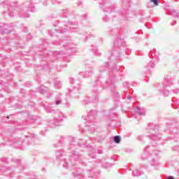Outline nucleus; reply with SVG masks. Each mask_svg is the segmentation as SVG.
<instances>
[{
	"label": "nucleus",
	"mask_w": 179,
	"mask_h": 179,
	"mask_svg": "<svg viewBox=\"0 0 179 179\" xmlns=\"http://www.w3.org/2000/svg\"><path fill=\"white\" fill-rule=\"evenodd\" d=\"M66 143H69L67 145L68 150H70V159H65V151L64 150H59L56 152V159L59 160V162H64L63 167L64 169H69V170H73L76 166V161L79 160L80 162V157L82 155L75 150L77 148H83L85 144L80 143L79 141H76V138L73 137H64L61 136L59 142L57 144H54L55 148H61V146L64 147Z\"/></svg>",
	"instance_id": "nucleus-1"
},
{
	"label": "nucleus",
	"mask_w": 179,
	"mask_h": 179,
	"mask_svg": "<svg viewBox=\"0 0 179 179\" xmlns=\"http://www.w3.org/2000/svg\"><path fill=\"white\" fill-rule=\"evenodd\" d=\"M6 7L8 8L7 13L10 17L20 16V17L26 19L30 17L28 12H37V9H36L34 4L31 1H27L20 7H17V2H11L9 7L8 6Z\"/></svg>",
	"instance_id": "nucleus-2"
},
{
	"label": "nucleus",
	"mask_w": 179,
	"mask_h": 179,
	"mask_svg": "<svg viewBox=\"0 0 179 179\" xmlns=\"http://www.w3.org/2000/svg\"><path fill=\"white\" fill-rule=\"evenodd\" d=\"M73 178L78 179H97V173L94 172L93 169H87L82 171L77 169L71 173Z\"/></svg>",
	"instance_id": "nucleus-3"
},
{
	"label": "nucleus",
	"mask_w": 179,
	"mask_h": 179,
	"mask_svg": "<svg viewBox=\"0 0 179 179\" xmlns=\"http://www.w3.org/2000/svg\"><path fill=\"white\" fill-rule=\"evenodd\" d=\"M125 47V42L124 39L117 38L115 41L113 43V53L110 57V60L118 59L119 57H120V51H123L122 53L127 54L124 50Z\"/></svg>",
	"instance_id": "nucleus-4"
},
{
	"label": "nucleus",
	"mask_w": 179,
	"mask_h": 179,
	"mask_svg": "<svg viewBox=\"0 0 179 179\" xmlns=\"http://www.w3.org/2000/svg\"><path fill=\"white\" fill-rule=\"evenodd\" d=\"M45 111L46 113L55 114V118L53 120H50L49 124L52 125V127H59V125H61V122H62V119L64 117V113L62 112H57L50 106L46 107Z\"/></svg>",
	"instance_id": "nucleus-5"
},
{
	"label": "nucleus",
	"mask_w": 179,
	"mask_h": 179,
	"mask_svg": "<svg viewBox=\"0 0 179 179\" xmlns=\"http://www.w3.org/2000/svg\"><path fill=\"white\" fill-rule=\"evenodd\" d=\"M171 85H173V79H171V77L166 76L162 83V87L161 89V94H162V96H164L165 97L169 96V91L166 90V87L171 86Z\"/></svg>",
	"instance_id": "nucleus-6"
},
{
	"label": "nucleus",
	"mask_w": 179,
	"mask_h": 179,
	"mask_svg": "<svg viewBox=\"0 0 179 179\" xmlns=\"http://www.w3.org/2000/svg\"><path fill=\"white\" fill-rule=\"evenodd\" d=\"M99 3L101 9H103V12L106 13H111L114 9V6L107 0H99Z\"/></svg>",
	"instance_id": "nucleus-7"
},
{
	"label": "nucleus",
	"mask_w": 179,
	"mask_h": 179,
	"mask_svg": "<svg viewBox=\"0 0 179 179\" xmlns=\"http://www.w3.org/2000/svg\"><path fill=\"white\" fill-rule=\"evenodd\" d=\"M69 82L71 85H77V86H74L72 90H69V93L71 94V96H76V94H79L80 90V83L79 81L75 80V78H69Z\"/></svg>",
	"instance_id": "nucleus-8"
},
{
	"label": "nucleus",
	"mask_w": 179,
	"mask_h": 179,
	"mask_svg": "<svg viewBox=\"0 0 179 179\" xmlns=\"http://www.w3.org/2000/svg\"><path fill=\"white\" fill-rule=\"evenodd\" d=\"M97 116V111L92 110L89 111L88 115L85 117V121H87V124H94L96 117Z\"/></svg>",
	"instance_id": "nucleus-9"
},
{
	"label": "nucleus",
	"mask_w": 179,
	"mask_h": 179,
	"mask_svg": "<svg viewBox=\"0 0 179 179\" xmlns=\"http://www.w3.org/2000/svg\"><path fill=\"white\" fill-rule=\"evenodd\" d=\"M150 139L152 141V146H157V141H160L162 139V134H152L150 135H148Z\"/></svg>",
	"instance_id": "nucleus-10"
},
{
	"label": "nucleus",
	"mask_w": 179,
	"mask_h": 179,
	"mask_svg": "<svg viewBox=\"0 0 179 179\" xmlns=\"http://www.w3.org/2000/svg\"><path fill=\"white\" fill-rule=\"evenodd\" d=\"M98 92L97 91H94V95L92 97H89L88 99H85L83 101V104H89L90 103H97V101H99V98L97 97V94H98Z\"/></svg>",
	"instance_id": "nucleus-11"
},
{
	"label": "nucleus",
	"mask_w": 179,
	"mask_h": 179,
	"mask_svg": "<svg viewBox=\"0 0 179 179\" xmlns=\"http://www.w3.org/2000/svg\"><path fill=\"white\" fill-rule=\"evenodd\" d=\"M108 69H112L113 71H115V72H119L120 66L115 68L113 66H110V64L107 63L105 66H102L100 68V72H104V71H108Z\"/></svg>",
	"instance_id": "nucleus-12"
},
{
	"label": "nucleus",
	"mask_w": 179,
	"mask_h": 179,
	"mask_svg": "<svg viewBox=\"0 0 179 179\" xmlns=\"http://www.w3.org/2000/svg\"><path fill=\"white\" fill-rule=\"evenodd\" d=\"M12 31V27L8 26V24H0V33L2 34L10 33Z\"/></svg>",
	"instance_id": "nucleus-13"
},
{
	"label": "nucleus",
	"mask_w": 179,
	"mask_h": 179,
	"mask_svg": "<svg viewBox=\"0 0 179 179\" xmlns=\"http://www.w3.org/2000/svg\"><path fill=\"white\" fill-rule=\"evenodd\" d=\"M28 145H36L38 140H37V136L34 134H31L29 136H26Z\"/></svg>",
	"instance_id": "nucleus-14"
},
{
	"label": "nucleus",
	"mask_w": 179,
	"mask_h": 179,
	"mask_svg": "<svg viewBox=\"0 0 179 179\" xmlns=\"http://www.w3.org/2000/svg\"><path fill=\"white\" fill-rule=\"evenodd\" d=\"M152 154L149 151V147H146L144 148L143 153L141 154V159L146 160V159H149Z\"/></svg>",
	"instance_id": "nucleus-15"
},
{
	"label": "nucleus",
	"mask_w": 179,
	"mask_h": 179,
	"mask_svg": "<svg viewBox=\"0 0 179 179\" xmlns=\"http://www.w3.org/2000/svg\"><path fill=\"white\" fill-rule=\"evenodd\" d=\"M98 153V155H103V150L100 149H94V148H91V151L89 152V156L92 157V159L96 158V154Z\"/></svg>",
	"instance_id": "nucleus-16"
},
{
	"label": "nucleus",
	"mask_w": 179,
	"mask_h": 179,
	"mask_svg": "<svg viewBox=\"0 0 179 179\" xmlns=\"http://www.w3.org/2000/svg\"><path fill=\"white\" fill-rule=\"evenodd\" d=\"M80 75L83 78H90V76H92V75H93V69H89L85 72H80Z\"/></svg>",
	"instance_id": "nucleus-17"
},
{
	"label": "nucleus",
	"mask_w": 179,
	"mask_h": 179,
	"mask_svg": "<svg viewBox=\"0 0 179 179\" xmlns=\"http://www.w3.org/2000/svg\"><path fill=\"white\" fill-rule=\"evenodd\" d=\"M150 54L154 59H155L156 61H159V56L160 55V54L157 51H156V49H152L150 51ZM150 54L149 53V55H150Z\"/></svg>",
	"instance_id": "nucleus-18"
},
{
	"label": "nucleus",
	"mask_w": 179,
	"mask_h": 179,
	"mask_svg": "<svg viewBox=\"0 0 179 179\" xmlns=\"http://www.w3.org/2000/svg\"><path fill=\"white\" fill-rule=\"evenodd\" d=\"M73 26H75V24H73V22H67V25L66 27H69L71 31L73 32H76V31H79V29L74 27Z\"/></svg>",
	"instance_id": "nucleus-19"
},
{
	"label": "nucleus",
	"mask_w": 179,
	"mask_h": 179,
	"mask_svg": "<svg viewBox=\"0 0 179 179\" xmlns=\"http://www.w3.org/2000/svg\"><path fill=\"white\" fill-rule=\"evenodd\" d=\"M114 83H115V75L112 73V77H110V81H106V85H108L109 87H114Z\"/></svg>",
	"instance_id": "nucleus-20"
},
{
	"label": "nucleus",
	"mask_w": 179,
	"mask_h": 179,
	"mask_svg": "<svg viewBox=\"0 0 179 179\" xmlns=\"http://www.w3.org/2000/svg\"><path fill=\"white\" fill-rule=\"evenodd\" d=\"M136 113L138 115H145V114H146V110H145V108H141L139 106H137L136 109Z\"/></svg>",
	"instance_id": "nucleus-21"
},
{
	"label": "nucleus",
	"mask_w": 179,
	"mask_h": 179,
	"mask_svg": "<svg viewBox=\"0 0 179 179\" xmlns=\"http://www.w3.org/2000/svg\"><path fill=\"white\" fill-rule=\"evenodd\" d=\"M37 92H38V93H41V94H44L48 92V89L46 87L42 85L37 88Z\"/></svg>",
	"instance_id": "nucleus-22"
},
{
	"label": "nucleus",
	"mask_w": 179,
	"mask_h": 179,
	"mask_svg": "<svg viewBox=\"0 0 179 179\" xmlns=\"http://www.w3.org/2000/svg\"><path fill=\"white\" fill-rule=\"evenodd\" d=\"M142 174H143V172L139 171L138 169H136L132 171V175L134 177H140V176H142Z\"/></svg>",
	"instance_id": "nucleus-23"
},
{
	"label": "nucleus",
	"mask_w": 179,
	"mask_h": 179,
	"mask_svg": "<svg viewBox=\"0 0 179 179\" xmlns=\"http://www.w3.org/2000/svg\"><path fill=\"white\" fill-rule=\"evenodd\" d=\"M55 106H59V104L62 103V98L61 97V95H57L55 98Z\"/></svg>",
	"instance_id": "nucleus-24"
},
{
	"label": "nucleus",
	"mask_w": 179,
	"mask_h": 179,
	"mask_svg": "<svg viewBox=\"0 0 179 179\" xmlns=\"http://www.w3.org/2000/svg\"><path fill=\"white\" fill-rule=\"evenodd\" d=\"M158 128H159V126H157L153 123H150L148 124V129H150V131H156V129H158Z\"/></svg>",
	"instance_id": "nucleus-25"
},
{
	"label": "nucleus",
	"mask_w": 179,
	"mask_h": 179,
	"mask_svg": "<svg viewBox=\"0 0 179 179\" xmlns=\"http://www.w3.org/2000/svg\"><path fill=\"white\" fill-rule=\"evenodd\" d=\"M171 16H173L176 19H179V11L176 10H171L170 11Z\"/></svg>",
	"instance_id": "nucleus-26"
},
{
	"label": "nucleus",
	"mask_w": 179,
	"mask_h": 179,
	"mask_svg": "<svg viewBox=\"0 0 179 179\" xmlns=\"http://www.w3.org/2000/svg\"><path fill=\"white\" fill-rule=\"evenodd\" d=\"M60 44H62L63 47H66V48H69L70 52L68 54H71V52H73V47H72V44L66 45V42L65 43H62Z\"/></svg>",
	"instance_id": "nucleus-27"
},
{
	"label": "nucleus",
	"mask_w": 179,
	"mask_h": 179,
	"mask_svg": "<svg viewBox=\"0 0 179 179\" xmlns=\"http://www.w3.org/2000/svg\"><path fill=\"white\" fill-rule=\"evenodd\" d=\"M55 31L56 33H60L62 34V33H66V31H68V28H62V27H60L59 29H55Z\"/></svg>",
	"instance_id": "nucleus-28"
},
{
	"label": "nucleus",
	"mask_w": 179,
	"mask_h": 179,
	"mask_svg": "<svg viewBox=\"0 0 179 179\" xmlns=\"http://www.w3.org/2000/svg\"><path fill=\"white\" fill-rule=\"evenodd\" d=\"M155 62L150 61L149 63H148L145 68L146 69H153V68H155Z\"/></svg>",
	"instance_id": "nucleus-29"
},
{
	"label": "nucleus",
	"mask_w": 179,
	"mask_h": 179,
	"mask_svg": "<svg viewBox=\"0 0 179 179\" xmlns=\"http://www.w3.org/2000/svg\"><path fill=\"white\" fill-rule=\"evenodd\" d=\"M55 87L56 89H61L62 87V83L58 80L55 82Z\"/></svg>",
	"instance_id": "nucleus-30"
},
{
	"label": "nucleus",
	"mask_w": 179,
	"mask_h": 179,
	"mask_svg": "<svg viewBox=\"0 0 179 179\" xmlns=\"http://www.w3.org/2000/svg\"><path fill=\"white\" fill-rule=\"evenodd\" d=\"M91 50L93 54H95V55H100V52H99V49H97V47L92 45Z\"/></svg>",
	"instance_id": "nucleus-31"
},
{
	"label": "nucleus",
	"mask_w": 179,
	"mask_h": 179,
	"mask_svg": "<svg viewBox=\"0 0 179 179\" xmlns=\"http://www.w3.org/2000/svg\"><path fill=\"white\" fill-rule=\"evenodd\" d=\"M114 164H110L108 162H105L102 164L103 169H110V167H113Z\"/></svg>",
	"instance_id": "nucleus-32"
},
{
	"label": "nucleus",
	"mask_w": 179,
	"mask_h": 179,
	"mask_svg": "<svg viewBox=\"0 0 179 179\" xmlns=\"http://www.w3.org/2000/svg\"><path fill=\"white\" fill-rule=\"evenodd\" d=\"M113 141L115 143H120L121 142V136H115L113 137Z\"/></svg>",
	"instance_id": "nucleus-33"
},
{
	"label": "nucleus",
	"mask_w": 179,
	"mask_h": 179,
	"mask_svg": "<svg viewBox=\"0 0 179 179\" xmlns=\"http://www.w3.org/2000/svg\"><path fill=\"white\" fill-rule=\"evenodd\" d=\"M151 166H159V160L153 158L150 162Z\"/></svg>",
	"instance_id": "nucleus-34"
},
{
	"label": "nucleus",
	"mask_w": 179,
	"mask_h": 179,
	"mask_svg": "<svg viewBox=\"0 0 179 179\" xmlns=\"http://www.w3.org/2000/svg\"><path fill=\"white\" fill-rule=\"evenodd\" d=\"M62 14V17H68V16H69L68 9L63 10Z\"/></svg>",
	"instance_id": "nucleus-35"
},
{
	"label": "nucleus",
	"mask_w": 179,
	"mask_h": 179,
	"mask_svg": "<svg viewBox=\"0 0 179 179\" xmlns=\"http://www.w3.org/2000/svg\"><path fill=\"white\" fill-rule=\"evenodd\" d=\"M103 22H110L111 20V19H110V17H108V15H105L103 17Z\"/></svg>",
	"instance_id": "nucleus-36"
},
{
	"label": "nucleus",
	"mask_w": 179,
	"mask_h": 179,
	"mask_svg": "<svg viewBox=\"0 0 179 179\" xmlns=\"http://www.w3.org/2000/svg\"><path fill=\"white\" fill-rule=\"evenodd\" d=\"M150 2H153L155 6H157V5H159V2H160V0H150Z\"/></svg>",
	"instance_id": "nucleus-37"
},
{
	"label": "nucleus",
	"mask_w": 179,
	"mask_h": 179,
	"mask_svg": "<svg viewBox=\"0 0 179 179\" xmlns=\"http://www.w3.org/2000/svg\"><path fill=\"white\" fill-rule=\"evenodd\" d=\"M137 141H139L140 142H142L143 141V136L139 135L137 136Z\"/></svg>",
	"instance_id": "nucleus-38"
},
{
	"label": "nucleus",
	"mask_w": 179,
	"mask_h": 179,
	"mask_svg": "<svg viewBox=\"0 0 179 179\" xmlns=\"http://www.w3.org/2000/svg\"><path fill=\"white\" fill-rule=\"evenodd\" d=\"M52 3H53V5H55V4H58V5H59V3H61V2H59V1H56V0H53L52 1Z\"/></svg>",
	"instance_id": "nucleus-39"
},
{
	"label": "nucleus",
	"mask_w": 179,
	"mask_h": 179,
	"mask_svg": "<svg viewBox=\"0 0 179 179\" xmlns=\"http://www.w3.org/2000/svg\"><path fill=\"white\" fill-rule=\"evenodd\" d=\"M123 87H129V83H123Z\"/></svg>",
	"instance_id": "nucleus-40"
},
{
	"label": "nucleus",
	"mask_w": 179,
	"mask_h": 179,
	"mask_svg": "<svg viewBox=\"0 0 179 179\" xmlns=\"http://www.w3.org/2000/svg\"><path fill=\"white\" fill-rule=\"evenodd\" d=\"M13 161L14 162V163H18V164L20 163V159H13Z\"/></svg>",
	"instance_id": "nucleus-41"
},
{
	"label": "nucleus",
	"mask_w": 179,
	"mask_h": 179,
	"mask_svg": "<svg viewBox=\"0 0 179 179\" xmlns=\"http://www.w3.org/2000/svg\"><path fill=\"white\" fill-rule=\"evenodd\" d=\"M153 153L155 155V156H159V153H160V151H155L153 152Z\"/></svg>",
	"instance_id": "nucleus-42"
},
{
	"label": "nucleus",
	"mask_w": 179,
	"mask_h": 179,
	"mask_svg": "<svg viewBox=\"0 0 179 179\" xmlns=\"http://www.w3.org/2000/svg\"><path fill=\"white\" fill-rule=\"evenodd\" d=\"M0 85H6V82H3L2 80H0Z\"/></svg>",
	"instance_id": "nucleus-43"
},
{
	"label": "nucleus",
	"mask_w": 179,
	"mask_h": 179,
	"mask_svg": "<svg viewBox=\"0 0 179 179\" xmlns=\"http://www.w3.org/2000/svg\"><path fill=\"white\" fill-rule=\"evenodd\" d=\"M27 37L28 40H30L31 38V34H29Z\"/></svg>",
	"instance_id": "nucleus-44"
},
{
	"label": "nucleus",
	"mask_w": 179,
	"mask_h": 179,
	"mask_svg": "<svg viewBox=\"0 0 179 179\" xmlns=\"http://www.w3.org/2000/svg\"><path fill=\"white\" fill-rule=\"evenodd\" d=\"M77 5H78V6H80V5H82V1H78L77 2Z\"/></svg>",
	"instance_id": "nucleus-45"
},
{
	"label": "nucleus",
	"mask_w": 179,
	"mask_h": 179,
	"mask_svg": "<svg viewBox=\"0 0 179 179\" xmlns=\"http://www.w3.org/2000/svg\"><path fill=\"white\" fill-rule=\"evenodd\" d=\"M43 5H47V0H42Z\"/></svg>",
	"instance_id": "nucleus-46"
},
{
	"label": "nucleus",
	"mask_w": 179,
	"mask_h": 179,
	"mask_svg": "<svg viewBox=\"0 0 179 179\" xmlns=\"http://www.w3.org/2000/svg\"><path fill=\"white\" fill-rule=\"evenodd\" d=\"M49 34L50 36H54V32L51 31H49Z\"/></svg>",
	"instance_id": "nucleus-47"
},
{
	"label": "nucleus",
	"mask_w": 179,
	"mask_h": 179,
	"mask_svg": "<svg viewBox=\"0 0 179 179\" xmlns=\"http://www.w3.org/2000/svg\"><path fill=\"white\" fill-rule=\"evenodd\" d=\"M87 16V15L86 14H85V15H82V17H83V19H86Z\"/></svg>",
	"instance_id": "nucleus-48"
},
{
	"label": "nucleus",
	"mask_w": 179,
	"mask_h": 179,
	"mask_svg": "<svg viewBox=\"0 0 179 179\" xmlns=\"http://www.w3.org/2000/svg\"><path fill=\"white\" fill-rule=\"evenodd\" d=\"M66 107H71V104H69V103H66Z\"/></svg>",
	"instance_id": "nucleus-49"
},
{
	"label": "nucleus",
	"mask_w": 179,
	"mask_h": 179,
	"mask_svg": "<svg viewBox=\"0 0 179 179\" xmlns=\"http://www.w3.org/2000/svg\"><path fill=\"white\" fill-rule=\"evenodd\" d=\"M179 92V90H175L174 91H173V93H178Z\"/></svg>",
	"instance_id": "nucleus-50"
},
{
	"label": "nucleus",
	"mask_w": 179,
	"mask_h": 179,
	"mask_svg": "<svg viewBox=\"0 0 179 179\" xmlns=\"http://www.w3.org/2000/svg\"><path fill=\"white\" fill-rule=\"evenodd\" d=\"M176 23H177V21H174L173 22L171 23L172 26H174V24H176Z\"/></svg>",
	"instance_id": "nucleus-51"
},
{
	"label": "nucleus",
	"mask_w": 179,
	"mask_h": 179,
	"mask_svg": "<svg viewBox=\"0 0 179 179\" xmlns=\"http://www.w3.org/2000/svg\"><path fill=\"white\" fill-rule=\"evenodd\" d=\"M167 179H174V177H173V176H169V177L167 178Z\"/></svg>",
	"instance_id": "nucleus-52"
},
{
	"label": "nucleus",
	"mask_w": 179,
	"mask_h": 179,
	"mask_svg": "<svg viewBox=\"0 0 179 179\" xmlns=\"http://www.w3.org/2000/svg\"><path fill=\"white\" fill-rule=\"evenodd\" d=\"M129 100H132V99H134V96H129L127 98Z\"/></svg>",
	"instance_id": "nucleus-53"
},
{
	"label": "nucleus",
	"mask_w": 179,
	"mask_h": 179,
	"mask_svg": "<svg viewBox=\"0 0 179 179\" xmlns=\"http://www.w3.org/2000/svg\"><path fill=\"white\" fill-rule=\"evenodd\" d=\"M87 36H85V39H84V41H87Z\"/></svg>",
	"instance_id": "nucleus-54"
},
{
	"label": "nucleus",
	"mask_w": 179,
	"mask_h": 179,
	"mask_svg": "<svg viewBox=\"0 0 179 179\" xmlns=\"http://www.w3.org/2000/svg\"><path fill=\"white\" fill-rule=\"evenodd\" d=\"M3 73V71L0 70V75H2Z\"/></svg>",
	"instance_id": "nucleus-55"
},
{
	"label": "nucleus",
	"mask_w": 179,
	"mask_h": 179,
	"mask_svg": "<svg viewBox=\"0 0 179 179\" xmlns=\"http://www.w3.org/2000/svg\"><path fill=\"white\" fill-rule=\"evenodd\" d=\"M114 156H115V155H113V157H110V160H114Z\"/></svg>",
	"instance_id": "nucleus-56"
},
{
	"label": "nucleus",
	"mask_w": 179,
	"mask_h": 179,
	"mask_svg": "<svg viewBox=\"0 0 179 179\" xmlns=\"http://www.w3.org/2000/svg\"><path fill=\"white\" fill-rule=\"evenodd\" d=\"M87 127H90L92 125L91 124H88L87 123L86 124Z\"/></svg>",
	"instance_id": "nucleus-57"
},
{
	"label": "nucleus",
	"mask_w": 179,
	"mask_h": 179,
	"mask_svg": "<svg viewBox=\"0 0 179 179\" xmlns=\"http://www.w3.org/2000/svg\"><path fill=\"white\" fill-rule=\"evenodd\" d=\"M0 3H3V0H0Z\"/></svg>",
	"instance_id": "nucleus-58"
},
{
	"label": "nucleus",
	"mask_w": 179,
	"mask_h": 179,
	"mask_svg": "<svg viewBox=\"0 0 179 179\" xmlns=\"http://www.w3.org/2000/svg\"><path fill=\"white\" fill-rule=\"evenodd\" d=\"M27 85L30 86V83H27Z\"/></svg>",
	"instance_id": "nucleus-59"
},
{
	"label": "nucleus",
	"mask_w": 179,
	"mask_h": 179,
	"mask_svg": "<svg viewBox=\"0 0 179 179\" xmlns=\"http://www.w3.org/2000/svg\"><path fill=\"white\" fill-rule=\"evenodd\" d=\"M3 162H8V159H4Z\"/></svg>",
	"instance_id": "nucleus-60"
},
{
	"label": "nucleus",
	"mask_w": 179,
	"mask_h": 179,
	"mask_svg": "<svg viewBox=\"0 0 179 179\" xmlns=\"http://www.w3.org/2000/svg\"><path fill=\"white\" fill-rule=\"evenodd\" d=\"M0 97H3V95H2L1 94H0Z\"/></svg>",
	"instance_id": "nucleus-61"
},
{
	"label": "nucleus",
	"mask_w": 179,
	"mask_h": 179,
	"mask_svg": "<svg viewBox=\"0 0 179 179\" xmlns=\"http://www.w3.org/2000/svg\"><path fill=\"white\" fill-rule=\"evenodd\" d=\"M144 169H148V166H144Z\"/></svg>",
	"instance_id": "nucleus-62"
},
{
	"label": "nucleus",
	"mask_w": 179,
	"mask_h": 179,
	"mask_svg": "<svg viewBox=\"0 0 179 179\" xmlns=\"http://www.w3.org/2000/svg\"><path fill=\"white\" fill-rule=\"evenodd\" d=\"M7 118H9V116H7Z\"/></svg>",
	"instance_id": "nucleus-63"
},
{
	"label": "nucleus",
	"mask_w": 179,
	"mask_h": 179,
	"mask_svg": "<svg viewBox=\"0 0 179 179\" xmlns=\"http://www.w3.org/2000/svg\"><path fill=\"white\" fill-rule=\"evenodd\" d=\"M128 6H129V3H128Z\"/></svg>",
	"instance_id": "nucleus-64"
}]
</instances>
